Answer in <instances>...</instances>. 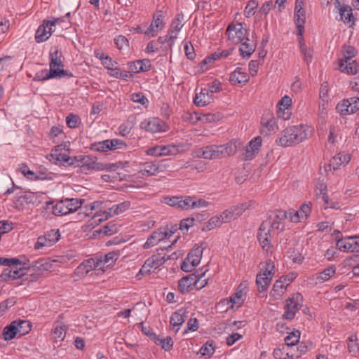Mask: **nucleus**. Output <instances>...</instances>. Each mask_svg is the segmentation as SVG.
<instances>
[{
  "label": "nucleus",
  "instance_id": "60",
  "mask_svg": "<svg viewBox=\"0 0 359 359\" xmlns=\"http://www.w3.org/2000/svg\"><path fill=\"white\" fill-rule=\"evenodd\" d=\"M133 126V123L129 120L123 121V123H122L118 128V135L122 137H126L130 133Z\"/></svg>",
  "mask_w": 359,
  "mask_h": 359
},
{
  "label": "nucleus",
  "instance_id": "31",
  "mask_svg": "<svg viewBox=\"0 0 359 359\" xmlns=\"http://www.w3.org/2000/svg\"><path fill=\"white\" fill-rule=\"evenodd\" d=\"M241 142L238 139H232L224 144L219 145L221 158L233 156L241 148Z\"/></svg>",
  "mask_w": 359,
  "mask_h": 359
},
{
  "label": "nucleus",
  "instance_id": "30",
  "mask_svg": "<svg viewBox=\"0 0 359 359\" xmlns=\"http://www.w3.org/2000/svg\"><path fill=\"white\" fill-rule=\"evenodd\" d=\"M316 196L321 198L326 208H336V206L331 204L327 194V186L324 179H318L316 183Z\"/></svg>",
  "mask_w": 359,
  "mask_h": 359
},
{
  "label": "nucleus",
  "instance_id": "22",
  "mask_svg": "<svg viewBox=\"0 0 359 359\" xmlns=\"http://www.w3.org/2000/svg\"><path fill=\"white\" fill-rule=\"evenodd\" d=\"M262 145V138L261 136L253 137L245 146L242 159L248 161L255 158L258 155Z\"/></svg>",
  "mask_w": 359,
  "mask_h": 359
},
{
  "label": "nucleus",
  "instance_id": "26",
  "mask_svg": "<svg viewBox=\"0 0 359 359\" xmlns=\"http://www.w3.org/2000/svg\"><path fill=\"white\" fill-rule=\"evenodd\" d=\"M172 235L171 231H168L163 229H158L154 231L147 238L145 243L143 245L144 249H149L153 246L156 245L159 242L166 238H169Z\"/></svg>",
  "mask_w": 359,
  "mask_h": 359
},
{
  "label": "nucleus",
  "instance_id": "46",
  "mask_svg": "<svg viewBox=\"0 0 359 359\" xmlns=\"http://www.w3.org/2000/svg\"><path fill=\"white\" fill-rule=\"evenodd\" d=\"M336 273V267L333 265L325 268L323 271L316 274V283H323L330 280Z\"/></svg>",
  "mask_w": 359,
  "mask_h": 359
},
{
  "label": "nucleus",
  "instance_id": "10",
  "mask_svg": "<svg viewBox=\"0 0 359 359\" xmlns=\"http://www.w3.org/2000/svg\"><path fill=\"white\" fill-rule=\"evenodd\" d=\"M96 204H97V203L94 202L93 203L86 205L83 207L81 205L78 210H79V215H80L81 219L91 217V219L89 220V226L99 225L103 221L107 220L110 216V214L105 211L100 213H98L97 211L94 212Z\"/></svg>",
  "mask_w": 359,
  "mask_h": 359
},
{
  "label": "nucleus",
  "instance_id": "12",
  "mask_svg": "<svg viewBox=\"0 0 359 359\" xmlns=\"http://www.w3.org/2000/svg\"><path fill=\"white\" fill-rule=\"evenodd\" d=\"M260 133L264 136H269L278 130V120L270 110H265L261 117Z\"/></svg>",
  "mask_w": 359,
  "mask_h": 359
},
{
  "label": "nucleus",
  "instance_id": "50",
  "mask_svg": "<svg viewBox=\"0 0 359 359\" xmlns=\"http://www.w3.org/2000/svg\"><path fill=\"white\" fill-rule=\"evenodd\" d=\"M17 322L16 327L18 328V337H20L28 334L32 327V325L30 321L27 320H15Z\"/></svg>",
  "mask_w": 359,
  "mask_h": 359
},
{
  "label": "nucleus",
  "instance_id": "16",
  "mask_svg": "<svg viewBox=\"0 0 359 359\" xmlns=\"http://www.w3.org/2000/svg\"><path fill=\"white\" fill-rule=\"evenodd\" d=\"M60 236L59 229H50L37 238L34 246V249L40 250L43 248L50 247L60 240Z\"/></svg>",
  "mask_w": 359,
  "mask_h": 359
},
{
  "label": "nucleus",
  "instance_id": "49",
  "mask_svg": "<svg viewBox=\"0 0 359 359\" xmlns=\"http://www.w3.org/2000/svg\"><path fill=\"white\" fill-rule=\"evenodd\" d=\"M215 353V341L208 340L199 349L198 354L205 358H210Z\"/></svg>",
  "mask_w": 359,
  "mask_h": 359
},
{
  "label": "nucleus",
  "instance_id": "29",
  "mask_svg": "<svg viewBox=\"0 0 359 359\" xmlns=\"http://www.w3.org/2000/svg\"><path fill=\"white\" fill-rule=\"evenodd\" d=\"M197 281L196 273L184 276L178 281V290L182 294L187 293L194 289Z\"/></svg>",
  "mask_w": 359,
  "mask_h": 359
},
{
  "label": "nucleus",
  "instance_id": "35",
  "mask_svg": "<svg viewBox=\"0 0 359 359\" xmlns=\"http://www.w3.org/2000/svg\"><path fill=\"white\" fill-rule=\"evenodd\" d=\"M27 266L28 269H32L34 271L41 273V275L45 271H50L53 266L51 262L48 259L43 258L35 260Z\"/></svg>",
  "mask_w": 359,
  "mask_h": 359
},
{
  "label": "nucleus",
  "instance_id": "54",
  "mask_svg": "<svg viewBox=\"0 0 359 359\" xmlns=\"http://www.w3.org/2000/svg\"><path fill=\"white\" fill-rule=\"evenodd\" d=\"M191 200L192 197L190 196H179L177 209L181 210H191Z\"/></svg>",
  "mask_w": 359,
  "mask_h": 359
},
{
  "label": "nucleus",
  "instance_id": "3",
  "mask_svg": "<svg viewBox=\"0 0 359 359\" xmlns=\"http://www.w3.org/2000/svg\"><path fill=\"white\" fill-rule=\"evenodd\" d=\"M228 41L232 44H241L239 53L243 58L248 59L255 52L257 43L250 42L248 32L245 23L231 22L226 29Z\"/></svg>",
  "mask_w": 359,
  "mask_h": 359
},
{
  "label": "nucleus",
  "instance_id": "64",
  "mask_svg": "<svg viewBox=\"0 0 359 359\" xmlns=\"http://www.w3.org/2000/svg\"><path fill=\"white\" fill-rule=\"evenodd\" d=\"M131 100L134 102L139 103L145 107L149 104L148 99L141 92L133 93L131 95Z\"/></svg>",
  "mask_w": 359,
  "mask_h": 359
},
{
  "label": "nucleus",
  "instance_id": "58",
  "mask_svg": "<svg viewBox=\"0 0 359 359\" xmlns=\"http://www.w3.org/2000/svg\"><path fill=\"white\" fill-rule=\"evenodd\" d=\"M222 224V219H221L219 215L213 216L205 223L203 230L210 231L220 226Z\"/></svg>",
  "mask_w": 359,
  "mask_h": 359
},
{
  "label": "nucleus",
  "instance_id": "15",
  "mask_svg": "<svg viewBox=\"0 0 359 359\" xmlns=\"http://www.w3.org/2000/svg\"><path fill=\"white\" fill-rule=\"evenodd\" d=\"M303 297L297 292L292 297L286 300V304L284 306V313L283 318L286 320H292L298 311L301 309Z\"/></svg>",
  "mask_w": 359,
  "mask_h": 359
},
{
  "label": "nucleus",
  "instance_id": "41",
  "mask_svg": "<svg viewBox=\"0 0 359 359\" xmlns=\"http://www.w3.org/2000/svg\"><path fill=\"white\" fill-rule=\"evenodd\" d=\"M67 326L62 323L55 322L52 334L56 341H62L65 339L67 333Z\"/></svg>",
  "mask_w": 359,
  "mask_h": 359
},
{
  "label": "nucleus",
  "instance_id": "27",
  "mask_svg": "<svg viewBox=\"0 0 359 359\" xmlns=\"http://www.w3.org/2000/svg\"><path fill=\"white\" fill-rule=\"evenodd\" d=\"M292 101L289 95H284L277 104V115L279 118L286 121L291 117V105Z\"/></svg>",
  "mask_w": 359,
  "mask_h": 359
},
{
  "label": "nucleus",
  "instance_id": "34",
  "mask_svg": "<svg viewBox=\"0 0 359 359\" xmlns=\"http://www.w3.org/2000/svg\"><path fill=\"white\" fill-rule=\"evenodd\" d=\"M62 52L55 48L49 53V67L50 69H64V64L62 61Z\"/></svg>",
  "mask_w": 359,
  "mask_h": 359
},
{
  "label": "nucleus",
  "instance_id": "42",
  "mask_svg": "<svg viewBox=\"0 0 359 359\" xmlns=\"http://www.w3.org/2000/svg\"><path fill=\"white\" fill-rule=\"evenodd\" d=\"M287 285L280 278L277 280L273 285V288L270 292V296L273 299H279L284 294Z\"/></svg>",
  "mask_w": 359,
  "mask_h": 359
},
{
  "label": "nucleus",
  "instance_id": "19",
  "mask_svg": "<svg viewBox=\"0 0 359 359\" xmlns=\"http://www.w3.org/2000/svg\"><path fill=\"white\" fill-rule=\"evenodd\" d=\"M336 110L342 116L353 114L359 111V100L356 97L344 99L337 104Z\"/></svg>",
  "mask_w": 359,
  "mask_h": 359
},
{
  "label": "nucleus",
  "instance_id": "9",
  "mask_svg": "<svg viewBox=\"0 0 359 359\" xmlns=\"http://www.w3.org/2000/svg\"><path fill=\"white\" fill-rule=\"evenodd\" d=\"M275 273V264L271 260H267L264 267L257 274L256 285L259 292H266Z\"/></svg>",
  "mask_w": 359,
  "mask_h": 359
},
{
  "label": "nucleus",
  "instance_id": "56",
  "mask_svg": "<svg viewBox=\"0 0 359 359\" xmlns=\"http://www.w3.org/2000/svg\"><path fill=\"white\" fill-rule=\"evenodd\" d=\"M355 335H351L348 338V350L352 355L355 356L359 352V345Z\"/></svg>",
  "mask_w": 359,
  "mask_h": 359
},
{
  "label": "nucleus",
  "instance_id": "6",
  "mask_svg": "<svg viewBox=\"0 0 359 359\" xmlns=\"http://www.w3.org/2000/svg\"><path fill=\"white\" fill-rule=\"evenodd\" d=\"M0 264L8 266L1 274V278L5 280H15L22 277L28 269L27 263H22L18 258L0 257Z\"/></svg>",
  "mask_w": 359,
  "mask_h": 359
},
{
  "label": "nucleus",
  "instance_id": "43",
  "mask_svg": "<svg viewBox=\"0 0 359 359\" xmlns=\"http://www.w3.org/2000/svg\"><path fill=\"white\" fill-rule=\"evenodd\" d=\"M95 56L98 58L103 66L108 69V74L112 76V59L107 55H106L101 49H96L94 51Z\"/></svg>",
  "mask_w": 359,
  "mask_h": 359
},
{
  "label": "nucleus",
  "instance_id": "21",
  "mask_svg": "<svg viewBox=\"0 0 359 359\" xmlns=\"http://www.w3.org/2000/svg\"><path fill=\"white\" fill-rule=\"evenodd\" d=\"M134 166L137 167L135 170V173L137 175V180L140 176L142 177L154 176L161 171L159 164L152 161L134 164Z\"/></svg>",
  "mask_w": 359,
  "mask_h": 359
},
{
  "label": "nucleus",
  "instance_id": "8",
  "mask_svg": "<svg viewBox=\"0 0 359 359\" xmlns=\"http://www.w3.org/2000/svg\"><path fill=\"white\" fill-rule=\"evenodd\" d=\"M177 252H174L171 255L161 253L154 254L146 259L136 277L140 279V275H149L152 270H156L163 266L167 260L177 259Z\"/></svg>",
  "mask_w": 359,
  "mask_h": 359
},
{
  "label": "nucleus",
  "instance_id": "24",
  "mask_svg": "<svg viewBox=\"0 0 359 359\" xmlns=\"http://www.w3.org/2000/svg\"><path fill=\"white\" fill-rule=\"evenodd\" d=\"M303 6V0H295L294 22L297 28L298 36H302V34L304 32L306 12Z\"/></svg>",
  "mask_w": 359,
  "mask_h": 359
},
{
  "label": "nucleus",
  "instance_id": "61",
  "mask_svg": "<svg viewBox=\"0 0 359 359\" xmlns=\"http://www.w3.org/2000/svg\"><path fill=\"white\" fill-rule=\"evenodd\" d=\"M32 203V198L30 195H21L18 196L15 201V205L17 208L23 209L25 205Z\"/></svg>",
  "mask_w": 359,
  "mask_h": 359
},
{
  "label": "nucleus",
  "instance_id": "55",
  "mask_svg": "<svg viewBox=\"0 0 359 359\" xmlns=\"http://www.w3.org/2000/svg\"><path fill=\"white\" fill-rule=\"evenodd\" d=\"M184 15L178 13L172 20L170 29L174 30L176 33H179L184 26Z\"/></svg>",
  "mask_w": 359,
  "mask_h": 359
},
{
  "label": "nucleus",
  "instance_id": "44",
  "mask_svg": "<svg viewBox=\"0 0 359 359\" xmlns=\"http://www.w3.org/2000/svg\"><path fill=\"white\" fill-rule=\"evenodd\" d=\"M15 324H17V322L14 320L9 325L4 327L2 332V337L5 341H11L15 337H18V328Z\"/></svg>",
  "mask_w": 359,
  "mask_h": 359
},
{
  "label": "nucleus",
  "instance_id": "48",
  "mask_svg": "<svg viewBox=\"0 0 359 359\" xmlns=\"http://www.w3.org/2000/svg\"><path fill=\"white\" fill-rule=\"evenodd\" d=\"M205 159L212 160L221 158L222 152H220L219 145L210 144L204 147Z\"/></svg>",
  "mask_w": 359,
  "mask_h": 359
},
{
  "label": "nucleus",
  "instance_id": "39",
  "mask_svg": "<svg viewBox=\"0 0 359 359\" xmlns=\"http://www.w3.org/2000/svg\"><path fill=\"white\" fill-rule=\"evenodd\" d=\"M212 96L208 93L206 88H202L200 93L196 94L194 98V103L198 107H204L210 103Z\"/></svg>",
  "mask_w": 359,
  "mask_h": 359
},
{
  "label": "nucleus",
  "instance_id": "36",
  "mask_svg": "<svg viewBox=\"0 0 359 359\" xmlns=\"http://www.w3.org/2000/svg\"><path fill=\"white\" fill-rule=\"evenodd\" d=\"M249 80V75L246 72H241V68H236L229 77V82L231 85H245Z\"/></svg>",
  "mask_w": 359,
  "mask_h": 359
},
{
  "label": "nucleus",
  "instance_id": "7",
  "mask_svg": "<svg viewBox=\"0 0 359 359\" xmlns=\"http://www.w3.org/2000/svg\"><path fill=\"white\" fill-rule=\"evenodd\" d=\"M73 166L79 168L80 172L86 174L91 170H109L112 168L111 164L97 162V158L90 155L74 156Z\"/></svg>",
  "mask_w": 359,
  "mask_h": 359
},
{
  "label": "nucleus",
  "instance_id": "51",
  "mask_svg": "<svg viewBox=\"0 0 359 359\" xmlns=\"http://www.w3.org/2000/svg\"><path fill=\"white\" fill-rule=\"evenodd\" d=\"M19 169L20 172L23 174L29 180H38L45 179V177H40L37 173L31 170L26 163L20 164Z\"/></svg>",
  "mask_w": 359,
  "mask_h": 359
},
{
  "label": "nucleus",
  "instance_id": "4",
  "mask_svg": "<svg viewBox=\"0 0 359 359\" xmlns=\"http://www.w3.org/2000/svg\"><path fill=\"white\" fill-rule=\"evenodd\" d=\"M314 133V128L306 124L290 126L283 130L276 142L283 147L299 144L309 139Z\"/></svg>",
  "mask_w": 359,
  "mask_h": 359
},
{
  "label": "nucleus",
  "instance_id": "32",
  "mask_svg": "<svg viewBox=\"0 0 359 359\" xmlns=\"http://www.w3.org/2000/svg\"><path fill=\"white\" fill-rule=\"evenodd\" d=\"M334 6L338 9L341 20L344 23L354 21L352 8L346 4H341V0H335Z\"/></svg>",
  "mask_w": 359,
  "mask_h": 359
},
{
  "label": "nucleus",
  "instance_id": "37",
  "mask_svg": "<svg viewBox=\"0 0 359 359\" xmlns=\"http://www.w3.org/2000/svg\"><path fill=\"white\" fill-rule=\"evenodd\" d=\"M351 156L348 153L345 151L339 152L336 154L329 165L330 167H332L333 170L338 169L341 165H346L351 161Z\"/></svg>",
  "mask_w": 359,
  "mask_h": 359
},
{
  "label": "nucleus",
  "instance_id": "57",
  "mask_svg": "<svg viewBox=\"0 0 359 359\" xmlns=\"http://www.w3.org/2000/svg\"><path fill=\"white\" fill-rule=\"evenodd\" d=\"M67 126L72 129L77 128L81 124V118L79 115L74 113L69 114L65 118Z\"/></svg>",
  "mask_w": 359,
  "mask_h": 359
},
{
  "label": "nucleus",
  "instance_id": "2",
  "mask_svg": "<svg viewBox=\"0 0 359 359\" xmlns=\"http://www.w3.org/2000/svg\"><path fill=\"white\" fill-rule=\"evenodd\" d=\"M134 163L128 161L114 163V190H123L127 188H140L144 184L142 180H137V175L133 168Z\"/></svg>",
  "mask_w": 359,
  "mask_h": 359
},
{
  "label": "nucleus",
  "instance_id": "5",
  "mask_svg": "<svg viewBox=\"0 0 359 359\" xmlns=\"http://www.w3.org/2000/svg\"><path fill=\"white\" fill-rule=\"evenodd\" d=\"M112 259V252L102 256V255H97L94 257L86 259L83 260L74 270V274L75 276L82 278L85 277L90 271L99 268L104 272V264L108 263L109 260Z\"/></svg>",
  "mask_w": 359,
  "mask_h": 359
},
{
  "label": "nucleus",
  "instance_id": "40",
  "mask_svg": "<svg viewBox=\"0 0 359 359\" xmlns=\"http://www.w3.org/2000/svg\"><path fill=\"white\" fill-rule=\"evenodd\" d=\"M130 68L135 73L146 72L151 69V63L149 59L139 60L134 62Z\"/></svg>",
  "mask_w": 359,
  "mask_h": 359
},
{
  "label": "nucleus",
  "instance_id": "45",
  "mask_svg": "<svg viewBox=\"0 0 359 359\" xmlns=\"http://www.w3.org/2000/svg\"><path fill=\"white\" fill-rule=\"evenodd\" d=\"M299 248H290L287 251V257L294 264H302L304 260V256Z\"/></svg>",
  "mask_w": 359,
  "mask_h": 359
},
{
  "label": "nucleus",
  "instance_id": "33",
  "mask_svg": "<svg viewBox=\"0 0 359 359\" xmlns=\"http://www.w3.org/2000/svg\"><path fill=\"white\" fill-rule=\"evenodd\" d=\"M206 245L207 243L203 242L201 243V246L194 248L186 257L187 262H190L192 266H195L196 267L201 262L203 249Z\"/></svg>",
  "mask_w": 359,
  "mask_h": 359
},
{
  "label": "nucleus",
  "instance_id": "59",
  "mask_svg": "<svg viewBox=\"0 0 359 359\" xmlns=\"http://www.w3.org/2000/svg\"><path fill=\"white\" fill-rule=\"evenodd\" d=\"M154 342L157 345H161V348L166 351H170L173 346V341L170 337L161 339L158 336V340H155Z\"/></svg>",
  "mask_w": 359,
  "mask_h": 359
},
{
  "label": "nucleus",
  "instance_id": "11",
  "mask_svg": "<svg viewBox=\"0 0 359 359\" xmlns=\"http://www.w3.org/2000/svg\"><path fill=\"white\" fill-rule=\"evenodd\" d=\"M82 205V201L78 198H65L57 202L53 208V214L57 216L66 215L74 212Z\"/></svg>",
  "mask_w": 359,
  "mask_h": 359
},
{
  "label": "nucleus",
  "instance_id": "17",
  "mask_svg": "<svg viewBox=\"0 0 359 359\" xmlns=\"http://www.w3.org/2000/svg\"><path fill=\"white\" fill-rule=\"evenodd\" d=\"M336 246L341 252L359 255V236L337 238Z\"/></svg>",
  "mask_w": 359,
  "mask_h": 359
},
{
  "label": "nucleus",
  "instance_id": "38",
  "mask_svg": "<svg viewBox=\"0 0 359 359\" xmlns=\"http://www.w3.org/2000/svg\"><path fill=\"white\" fill-rule=\"evenodd\" d=\"M339 69L347 74L355 75L359 72V64L353 60L339 62Z\"/></svg>",
  "mask_w": 359,
  "mask_h": 359
},
{
  "label": "nucleus",
  "instance_id": "23",
  "mask_svg": "<svg viewBox=\"0 0 359 359\" xmlns=\"http://www.w3.org/2000/svg\"><path fill=\"white\" fill-rule=\"evenodd\" d=\"M177 152L178 148L174 144L156 145L149 147L145 151L147 156L155 157L175 155Z\"/></svg>",
  "mask_w": 359,
  "mask_h": 359
},
{
  "label": "nucleus",
  "instance_id": "25",
  "mask_svg": "<svg viewBox=\"0 0 359 359\" xmlns=\"http://www.w3.org/2000/svg\"><path fill=\"white\" fill-rule=\"evenodd\" d=\"M165 25L164 15L161 11H156L152 18V22L149 27L144 31V34L149 37L155 36L158 30L163 28Z\"/></svg>",
  "mask_w": 359,
  "mask_h": 359
},
{
  "label": "nucleus",
  "instance_id": "62",
  "mask_svg": "<svg viewBox=\"0 0 359 359\" xmlns=\"http://www.w3.org/2000/svg\"><path fill=\"white\" fill-rule=\"evenodd\" d=\"M245 288V287L243 284L241 283L236 288V292L231 295L237 300L238 307H241L245 301V295L243 292Z\"/></svg>",
  "mask_w": 359,
  "mask_h": 359
},
{
  "label": "nucleus",
  "instance_id": "53",
  "mask_svg": "<svg viewBox=\"0 0 359 359\" xmlns=\"http://www.w3.org/2000/svg\"><path fill=\"white\" fill-rule=\"evenodd\" d=\"M300 334L301 333L299 330H294V331L289 333V334L285 337L284 340L285 344L287 346H293L297 345L299 341Z\"/></svg>",
  "mask_w": 359,
  "mask_h": 359
},
{
  "label": "nucleus",
  "instance_id": "20",
  "mask_svg": "<svg viewBox=\"0 0 359 359\" xmlns=\"http://www.w3.org/2000/svg\"><path fill=\"white\" fill-rule=\"evenodd\" d=\"M73 77V74L65 69H41L36 72L34 81H45L54 78Z\"/></svg>",
  "mask_w": 359,
  "mask_h": 359
},
{
  "label": "nucleus",
  "instance_id": "63",
  "mask_svg": "<svg viewBox=\"0 0 359 359\" xmlns=\"http://www.w3.org/2000/svg\"><path fill=\"white\" fill-rule=\"evenodd\" d=\"M357 54V50L351 46H344V53L343 57L340 58L339 60V61H344L346 60L348 62V60H353V57H354Z\"/></svg>",
  "mask_w": 359,
  "mask_h": 359
},
{
  "label": "nucleus",
  "instance_id": "28",
  "mask_svg": "<svg viewBox=\"0 0 359 359\" xmlns=\"http://www.w3.org/2000/svg\"><path fill=\"white\" fill-rule=\"evenodd\" d=\"M188 313V310L185 307H181L172 313L170 318V325L175 329V333L178 332L180 326L187 320Z\"/></svg>",
  "mask_w": 359,
  "mask_h": 359
},
{
  "label": "nucleus",
  "instance_id": "18",
  "mask_svg": "<svg viewBox=\"0 0 359 359\" xmlns=\"http://www.w3.org/2000/svg\"><path fill=\"white\" fill-rule=\"evenodd\" d=\"M50 157V161L55 165L73 166L74 157L69 156V151L63 149L61 145L52 150Z\"/></svg>",
  "mask_w": 359,
  "mask_h": 359
},
{
  "label": "nucleus",
  "instance_id": "13",
  "mask_svg": "<svg viewBox=\"0 0 359 359\" xmlns=\"http://www.w3.org/2000/svg\"><path fill=\"white\" fill-rule=\"evenodd\" d=\"M140 127L151 133H165L169 130V125L165 121L155 116L149 117L141 121Z\"/></svg>",
  "mask_w": 359,
  "mask_h": 359
},
{
  "label": "nucleus",
  "instance_id": "47",
  "mask_svg": "<svg viewBox=\"0 0 359 359\" xmlns=\"http://www.w3.org/2000/svg\"><path fill=\"white\" fill-rule=\"evenodd\" d=\"M93 151L104 152L112 149V140H106L100 142H95L90 146Z\"/></svg>",
  "mask_w": 359,
  "mask_h": 359
},
{
  "label": "nucleus",
  "instance_id": "1",
  "mask_svg": "<svg viewBox=\"0 0 359 359\" xmlns=\"http://www.w3.org/2000/svg\"><path fill=\"white\" fill-rule=\"evenodd\" d=\"M286 217L285 211L276 210L273 217L270 216L261 224L257 238L264 252H268L272 248V238L284 230Z\"/></svg>",
  "mask_w": 359,
  "mask_h": 359
},
{
  "label": "nucleus",
  "instance_id": "14",
  "mask_svg": "<svg viewBox=\"0 0 359 359\" xmlns=\"http://www.w3.org/2000/svg\"><path fill=\"white\" fill-rule=\"evenodd\" d=\"M62 21L63 20L59 18H53L51 20H43L35 33V41L37 43H42L48 40L55 32V25Z\"/></svg>",
  "mask_w": 359,
  "mask_h": 359
},
{
  "label": "nucleus",
  "instance_id": "52",
  "mask_svg": "<svg viewBox=\"0 0 359 359\" xmlns=\"http://www.w3.org/2000/svg\"><path fill=\"white\" fill-rule=\"evenodd\" d=\"M259 6L258 0H250L248 1L245 10H244V15L249 18L254 15L257 11V8Z\"/></svg>",
  "mask_w": 359,
  "mask_h": 359
}]
</instances>
